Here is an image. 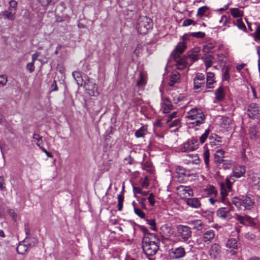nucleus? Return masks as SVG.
Instances as JSON below:
<instances>
[{
	"mask_svg": "<svg viewBox=\"0 0 260 260\" xmlns=\"http://www.w3.org/2000/svg\"><path fill=\"white\" fill-rule=\"evenodd\" d=\"M191 37L194 38L195 32H189L184 34L182 37L183 42L178 43L170 55V58L175 61L178 70H183L187 66L191 65L195 61L194 48L189 51L186 56L180 57L181 55L184 52L186 48V42L187 41H190V37Z\"/></svg>",
	"mask_w": 260,
	"mask_h": 260,
	"instance_id": "f257e3e1",
	"label": "nucleus"
},
{
	"mask_svg": "<svg viewBox=\"0 0 260 260\" xmlns=\"http://www.w3.org/2000/svg\"><path fill=\"white\" fill-rule=\"evenodd\" d=\"M143 237L142 248L146 255L153 256L156 254L159 247V239L156 235H149Z\"/></svg>",
	"mask_w": 260,
	"mask_h": 260,
	"instance_id": "f03ea898",
	"label": "nucleus"
},
{
	"mask_svg": "<svg viewBox=\"0 0 260 260\" xmlns=\"http://www.w3.org/2000/svg\"><path fill=\"white\" fill-rule=\"evenodd\" d=\"M232 203L241 210H250L254 204L253 199L249 196H243L241 199L234 197L232 199Z\"/></svg>",
	"mask_w": 260,
	"mask_h": 260,
	"instance_id": "7ed1b4c3",
	"label": "nucleus"
},
{
	"mask_svg": "<svg viewBox=\"0 0 260 260\" xmlns=\"http://www.w3.org/2000/svg\"><path fill=\"white\" fill-rule=\"evenodd\" d=\"M152 26V20L147 16H140L137 20L136 27L138 31L141 34H146Z\"/></svg>",
	"mask_w": 260,
	"mask_h": 260,
	"instance_id": "20e7f679",
	"label": "nucleus"
},
{
	"mask_svg": "<svg viewBox=\"0 0 260 260\" xmlns=\"http://www.w3.org/2000/svg\"><path fill=\"white\" fill-rule=\"evenodd\" d=\"M25 242L27 243V246L24 244H19L17 247V251L18 253L23 254V252L26 251L28 248H31L36 245L38 243V239L34 237H26Z\"/></svg>",
	"mask_w": 260,
	"mask_h": 260,
	"instance_id": "39448f33",
	"label": "nucleus"
},
{
	"mask_svg": "<svg viewBox=\"0 0 260 260\" xmlns=\"http://www.w3.org/2000/svg\"><path fill=\"white\" fill-rule=\"evenodd\" d=\"M177 235L181 240L185 241L191 236L190 228L187 226L178 225L177 226Z\"/></svg>",
	"mask_w": 260,
	"mask_h": 260,
	"instance_id": "423d86ee",
	"label": "nucleus"
},
{
	"mask_svg": "<svg viewBox=\"0 0 260 260\" xmlns=\"http://www.w3.org/2000/svg\"><path fill=\"white\" fill-rule=\"evenodd\" d=\"M247 114L250 118H256L259 114L260 108L256 103H250L247 107Z\"/></svg>",
	"mask_w": 260,
	"mask_h": 260,
	"instance_id": "0eeeda50",
	"label": "nucleus"
},
{
	"mask_svg": "<svg viewBox=\"0 0 260 260\" xmlns=\"http://www.w3.org/2000/svg\"><path fill=\"white\" fill-rule=\"evenodd\" d=\"M169 252L170 257L173 259L182 258L185 254L184 248L182 247L172 248L169 250Z\"/></svg>",
	"mask_w": 260,
	"mask_h": 260,
	"instance_id": "6e6552de",
	"label": "nucleus"
},
{
	"mask_svg": "<svg viewBox=\"0 0 260 260\" xmlns=\"http://www.w3.org/2000/svg\"><path fill=\"white\" fill-rule=\"evenodd\" d=\"M85 86L86 90H89L88 93L91 96H96L99 94L98 86L95 83L88 81L87 83H85Z\"/></svg>",
	"mask_w": 260,
	"mask_h": 260,
	"instance_id": "1a4fd4ad",
	"label": "nucleus"
},
{
	"mask_svg": "<svg viewBox=\"0 0 260 260\" xmlns=\"http://www.w3.org/2000/svg\"><path fill=\"white\" fill-rule=\"evenodd\" d=\"M173 105L170 99L168 98H165L162 99L161 103V110L164 113H169L172 110Z\"/></svg>",
	"mask_w": 260,
	"mask_h": 260,
	"instance_id": "9d476101",
	"label": "nucleus"
},
{
	"mask_svg": "<svg viewBox=\"0 0 260 260\" xmlns=\"http://www.w3.org/2000/svg\"><path fill=\"white\" fill-rule=\"evenodd\" d=\"M180 149L182 152H190L193 151L195 149L194 140L191 139L188 140L182 145L180 146Z\"/></svg>",
	"mask_w": 260,
	"mask_h": 260,
	"instance_id": "9b49d317",
	"label": "nucleus"
},
{
	"mask_svg": "<svg viewBox=\"0 0 260 260\" xmlns=\"http://www.w3.org/2000/svg\"><path fill=\"white\" fill-rule=\"evenodd\" d=\"M176 177L179 182H183L186 179V171L181 167L178 166L176 168Z\"/></svg>",
	"mask_w": 260,
	"mask_h": 260,
	"instance_id": "f8f14e48",
	"label": "nucleus"
},
{
	"mask_svg": "<svg viewBox=\"0 0 260 260\" xmlns=\"http://www.w3.org/2000/svg\"><path fill=\"white\" fill-rule=\"evenodd\" d=\"M220 251L221 249L219 245L214 243L211 245L209 250V254L212 258H215L219 254Z\"/></svg>",
	"mask_w": 260,
	"mask_h": 260,
	"instance_id": "ddd939ff",
	"label": "nucleus"
},
{
	"mask_svg": "<svg viewBox=\"0 0 260 260\" xmlns=\"http://www.w3.org/2000/svg\"><path fill=\"white\" fill-rule=\"evenodd\" d=\"M0 15H2L4 19L13 21L16 18V12L13 11L5 10L1 12Z\"/></svg>",
	"mask_w": 260,
	"mask_h": 260,
	"instance_id": "4468645a",
	"label": "nucleus"
},
{
	"mask_svg": "<svg viewBox=\"0 0 260 260\" xmlns=\"http://www.w3.org/2000/svg\"><path fill=\"white\" fill-rule=\"evenodd\" d=\"M226 247L231 249V255H234L235 253L234 249H237V242L236 239L235 238H231L226 243Z\"/></svg>",
	"mask_w": 260,
	"mask_h": 260,
	"instance_id": "2eb2a0df",
	"label": "nucleus"
},
{
	"mask_svg": "<svg viewBox=\"0 0 260 260\" xmlns=\"http://www.w3.org/2000/svg\"><path fill=\"white\" fill-rule=\"evenodd\" d=\"M204 233L203 240L205 242H210L215 236L214 232L213 230H210L207 231H203Z\"/></svg>",
	"mask_w": 260,
	"mask_h": 260,
	"instance_id": "dca6fc26",
	"label": "nucleus"
},
{
	"mask_svg": "<svg viewBox=\"0 0 260 260\" xmlns=\"http://www.w3.org/2000/svg\"><path fill=\"white\" fill-rule=\"evenodd\" d=\"M180 77V74L177 71H173L170 76V82L169 85L170 86H173L174 84L176 83Z\"/></svg>",
	"mask_w": 260,
	"mask_h": 260,
	"instance_id": "f3484780",
	"label": "nucleus"
},
{
	"mask_svg": "<svg viewBox=\"0 0 260 260\" xmlns=\"http://www.w3.org/2000/svg\"><path fill=\"white\" fill-rule=\"evenodd\" d=\"M215 100L214 101V103H216V101H222L223 100L225 93L224 88L222 87H219L215 91Z\"/></svg>",
	"mask_w": 260,
	"mask_h": 260,
	"instance_id": "a211bd4d",
	"label": "nucleus"
},
{
	"mask_svg": "<svg viewBox=\"0 0 260 260\" xmlns=\"http://www.w3.org/2000/svg\"><path fill=\"white\" fill-rule=\"evenodd\" d=\"M195 120V108H192L187 112L185 116L186 124H191V122H194Z\"/></svg>",
	"mask_w": 260,
	"mask_h": 260,
	"instance_id": "6ab92c4d",
	"label": "nucleus"
},
{
	"mask_svg": "<svg viewBox=\"0 0 260 260\" xmlns=\"http://www.w3.org/2000/svg\"><path fill=\"white\" fill-rule=\"evenodd\" d=\"M245 173V167L243 166H239L235 168V170L233 171V176L236 178H239L242 176Z\"/></svg>",
	"mask_w": 260,
	"mask_h": 260,
	"instance_id": "aec40b11",
	"label": "nucleus"
},
{
	"mask_svg": "<svg viewBox=\"0 0 260 260\" xmlns=\"http://www.w3.org/2000/svg\"><path fill=\"white\" fill-rule=\"evenodd\" d=\"M224 154V151L222 149H218L216 151L215 154H214V161L216 162H218L219 164L222 163L224 161L223 159V155Z\"/></svg>",
	"mask_w": 260,
	"mask_h": 260,
	"instance_id": "412c9836",
	"label": "nucleus"
},
{
	"mask_svg": "<svg viewBox=\"0 0 260 260\" xmlns=\"http://www.w3.org/2000/svg\"><path fill=\"white\" fill-rule=\"evenodd\" d=\"M236 219L239 222L243 225L246 224V221L250 223L252 221V218L247 215L242 216L240 215H236Z\"/></svg>",
	"mask_w": 260,
	"mask_h": 260,
	"instance_id": "4be33fe9",
	"label": "nucleus"
},
{
	"mask_svg": "<svg viewBox=\"0 0 260 260\" xmlns=\"http://www.w3.org/2000/svg\"><path fill=\"white\" fill-rule=\"evenodd\" d=\"M32 140L36 143V145L40 149L43 147L44 142L42 136L38 134L34 133L32 136Z\"/></svg>",
	"mask_w": 260,
	"mask_h": 260,
	"instance_id": "5701e85b",
	"label": "nucleus"
},
{
	"mask_svg": "<svg viewBox=\"0 0 260 260\" xmlns=\"http://www.w3.org/2000/svg\"><path fill=\"white\" fill-rule=\"evenodd\" d=\"M202 59L204 60L206 67L207 69L210 67L213 62L214 57L210 54H205L202 57Z\"/></svg>",
	"mask_w": 260,
	"mask_h": 260,
	"instance_id": "b1692460",
	"label": "nucleus"
},
{
	"mask_svg": "<svg viewBox=\"0 0 260 260\" xmlns=\"http://www.w3.org/2000/svg\"><path fill=\"white\" fill-rule=\"evenodd\" d=\"M230 210L226 208H221L217 212V215L218 217L224 219L229 217Z\"/></svg>",
	"mask_w": 260,
	"mask_h": 260,
	"instance_id": "393cba45",
	"label": "nucleus"
},
{
	"mask_svg": "<svg viewBox=\"0 0 260 260\" xmlns=\"http://www.w3.org/2000/svg\"><path fill=\"white\" fill-rule=\"evenodd\" d=\"M205 116L200 110L196 109V126L204 123Z\"/></svg>",
	"mask_w": 260,
	"mask_h": 260,
	"instance_id": "a878e982",
	"label": "nucleus"
},
{
	"mask_svg": "<svg viewBox=\"0 0 260 260\" xmlns=\"http://www.w3.org/2000/svg\"><path fill=\"white\" fill-rule=\"evenodd\" d=\"M196 79L202 81L201 82H200L199 84L196 82V90L201 88L202 87H204L205 85V76L204 74L202 73L196 74Z\"/></svg>",
	"mask_w": 260,
	"mask_h": 260,
	"instance_id": "bb28decb",
	"label": "nucleus"
},
{
	"mask_svg": "<svg viewBox=\"0 0 260 260\" xmlns=\"http://www.w3.org/2000/svg\"><path fill=\"white\" fill-rule=\"evenodd\" d=\"M248 134L251 140H256L258 137V131L255 126L250 127L249 129Z\"/></svg>",
	"mask_w": 260,
	"mask_h": 260,
	"instance_id": "cd10ccee",
	"label": "nucleus"
},
{
	"mask_svg": "<svg viewBox=\"0 0 260 260\" xmlns=\"http://www.w3.org/2000/svg\"><path fill=\"white\" fill-rule=\"evenodd\" d=\"M215 82L214 74L212 72H207L206 79L207 88H210L211 87L209 85L213 84Z\"/></svg>",
	"mask_w": 260,
	"mask_h": 260,
	"instance_id": "c85d7f7f",
	"label": "nucleus"
},
{
	"mask_svg": "<svg viewBox=\"0 0 260 260\" xmlns=\"http://www.w3.org/2000/svg\"><path fill=\"white\" fill-rule=\"evenodd\" d=\"M147 133V127L146 126H142L135 132V136L137 138L143 137Z\"/></svg>",
	"mask_w": 260,
	"mask_h": 260,
	"instance_id": "c756f323",
	"label": "nucleus"
},
{
	"mask_svg": "<svg viewBox=\"0 0 260 260\" xmlns=\"http://www.w3.org/2000/svg\"><path fill=\"white\" fill-rule=\"evenodd\" d=\"M72 76L74 79L76 80L77 84L78 85H82L83 80L82 79V76L80 72L78 71H74L72 73Z\"/></svg>",
	"mask_w": 260,
	"mask_h": 260,
	"instance_id": "7c9ffc66",
	"label": "nucleus"
},
{
	"mask_svg": "<svg viewBox=\"0 0 260 260\" xmlns=\"http://www.w3.org/2000/svg\"><path fill=\"white\" fill-rule=\"evenodd\" d=\"M255 24L256 25L255 31L251 34V36H253L255 41H257L260 40V24H258L257 23H255Z\"/></svg>",
	"mask_w": 260,
	"mask_h": 260,
	"instance_id": "2f4dec72",
	"label": "nucleus"
},
{
	"mask_svg": "<svg viewBox=\"0 0 260 260\" xmlns=\"http://www.w3.org/2000/svg\"><path fill=\"white\" fill-rule=\"evenodd\" d=\"M185 101H186L185 97L182 94H179L173 98V102L175 104L181 105V102Z\"/></svg>",
	"mask_w": 260,
	"mask_h": 260,
	"instance_id": "473e14b6",
	"label": "nucleus"
},
{
	"mask_svg": "<svg viewBox=\"0 0 260 260\" xmlns=\"http://www.w3.org/2000/svg\"><path fill=\"white\" fill-rule=\"evenodd\" d=\"M232 15L235 18L241 17L243 16V12L238 8H232L231 9Z\"/></svg>",
	"mask_w": 260,
	"mask_h": 260,
	"instance_id": "72a5a7b5",
	"label": "nucleus"
},
{
	"mask_svg": "<svg viewBox=\"0 0 260 260\" xmlns=\"http://www.w3.org/2000/svg\"><path fill=\"white\" fill-rule=\"evenodd\" d=\"M117 208L118 211H121L123 208V202L124 201V196L122 193L119 194L118 197Z\"/></svg>",
	"mask_w": 260,
	"mask_h": 260,
	"instance_id": "f704fd0d",
	"label": "nucleus"
},
{
	"mask_svg": "<svg viewBox=\"0 0 260 260\" xmlns=\"http://www.w3.org/2000/svg\"><path fill=\"white\" fill-rule=\"evenodd\" d=\"M9 10L10 11H14L16 12L17 9L18 3L15 0H11L9 2Z\"/></svg>",
	"mask_w": 260,
	"mask_h": 260,
	"instance_id": "c9c22d12",
	"label": "nucleus"
},
{
	"mask_svg": "<svg viewBox=\"0 0 260 260\" xmlns=\"http://www.w3.org/2000/svg\"><path fill=\"white\" fill-rule=\"evenodd\" d=\"M208 8L207 6L202 7L198 9L197 15L200 17L205 16V13L208 11Z\"/></svg>",
	"mask_w": 260,
	"mask_h": 260,
	"instance_id": "e433bc0d",
	"label": "nucleus"
},
{
	"mask_svg": "<svg viewBox=\"0 0 260 260\" xmlns=\"http://www.w3.org/2000/svg\"><path fill=\"white\" fill-rule=\"evenodd\" d=\"M209 157L210 154L209 150L207 149L204 152V159L206 166L207 168H209Z\"/></svg>",
	"mask_w": 260,
	"mask_h": 260,
	"instance_id": "4c0bfd02",
	"label": "nucleus"
},
{
	"mask_svg": "<svg viewBox=\"0 0 260 260\" xmlns=\"http://www.w3.org/2000/svg\"><path fill=\"white\" fill-rule=\"evenodd\" d=\"M207 193L209 195L216 196L217 193V191L215 187L213 186H210L208 189H207Z\"/></svg>",
	"mask_w": 260,
	"mask_h": 260,
	"instance_id": "58836bf2",
	"label": "nucleus"
},
{
	"mask_svg": "<svg viewBox=\"0 0 260 260\" xmlns=\"http://www.w3.org/2000/svg\"><path fill=\"white\" fill-rule=\"evenodd\" d=\"M147 224L151 226V229L154 231H156V223L154 219H150L146 220Z\"/></svg>",
	"mask_w": 260,
	"mask_h": 260,
	"instance_id": "ea45409f",
	"label": "nucleus"
},
{
	"mask_svg": "<svg viewBox=\"0 0 260 260\" xmlns=\"http://www.w3.org/2000/svg\"><path fill=\"white\" fill-rule=\"evenodd\" d=\"M210 131L209 129H207L205 131L204 134H203L200 138V142L203 144L205 142L206 139L207 138L208 135L209 134Z\"/></svg>",
	"mask_w": 260,
	"mask_h": 260,
	"instance_id": "a19ab883",
	"label": "nucleus"
},
{
	"mask_svg": "<svg viewBox=\"0 0 260 260\" xmlns=\"http://www.w3.org/2000/svg\"><path fill=\"white\" fill-rule=\"evenodd\" d=\"M134 212L139 217H140L141 218H144L145 216V213L141 209L137 208L135 206Z\"/></svg>",
	"mask_w": 260,
	"mask_h": 260,
	"instance_id": "79ce46f5",
	"label": "nucleus"
},
{
	"mask_svg": "<svg viewBox=\"0 0 260 260\" xmlns=\"http://www.w3.org/2000/svg\"><path fill=\"white\" fill-rule=\"evenodd\" d=\"M214 48V45L212 43H208L204 46L203 48V52L207 53L211 51Z\"/></svg>",
	"mask_w": 260,
	"mask_h": 260,
	"instance_id": "37998d69",
	"label": "nucleus"
},
{
	"mask_svg": "<svg viewBox=\"0 0 260 260\" xmlns=\"http://www.w3.org/2000/svg\"><path fill=\"white\" fill-rule=\"evenodd\" d=\"M148 200L151 206H154L155 203V200L154 195L151 193L149 194V197H148Z\"/></svg>",
	"mask_w": 260,
	"mask_h": 260,
	"instance_id": "c03bdc74",
	"label": "nucleus"
},
{
	"mask_svg": "<svg viewBox=\"0 0 260 260\" xmlns=\"http://www.w3.org/2000/svg\"><path fill=\"white\" fill-rule=\"evenodd\" d=\"M236 24L237 26L242 30H244L246 29V26L242 22L241 19H238L236 21Z\"/></svg>",
	"mask_w": 260,
	"mask_h": 260,
	"instance_id": "a18cd8bd",
	"label": "nucleus"
},
{
	"mask_svg": "<svg viewBox=\"0 0 260 260\" xmlns=\"http://www.w3.org/2000/svg\"><path fill=\"white\" fill-rule=\"evenodd\" d=\"M7 81V77L6 75H0V85L2 86L6 85Z\"/></svg>",
	"mask_w": 260,
	"mask_h": 260,
	"instance_id": "49530a36",
	"label": "nucleus"
},
{
	"mask_svg": "<svg viewBox=\"0 0 260 260\" xmlns=\"http://www.w3.org/2000/svg\"><path fill=\"white\" fill-rule=\"evenodd\" d=\"M180 120L179 119H176L169 124V126L170 127L180 126Z\"/></svg>",
	"mask_w": 260,
	"mask_h": 260,
	"instance_id": "de8ad7c7",
	"label": "nucleus"
},
{
	"mask_svg": "<svg viewBox=\"0 0 260 260\" xmlns=\"http://www.w3.org/2000/svg\"><path fill=\"white\" fill-rule=\"evenodd\" d=\"M224 185L222 184L221 186V192L220 194L221 195V199L222 201L223 202L225 200V198L227 195L226 191L225 189L224 188Z\"/></svg>",
	"mask_w": 260,
	"mask_h": 260,
	"instance_id": "09e8293b",
	"label": "nucleus"
},
{
	"mask_svg": "<svg viewBox=\"0 0 260 260\" xmlns=\"http://www.w3.org/2000/svg\"><path fill=\"white\" fill-rule=\"evenodd\" d=\"M196 229L198 231H201L204 228L205 225L200 220H196Z\"/></svg>",
	"mask_w": 260,
	"mask_h": 260,
	"instance_id": "8fccbe9b",
	"label": "nucleus"
},
{
	"mask_svg": "<svg viewBox=\"0 0 260 260\" xmlns=\"http://www.w3.org/2000/svg\"><path fill=\"white\" fill-rule=\"evenodd\" d=\"M146 82L144 77H143L142 74H140V79L137 82V85L138 87H141L145 84Z\"/></svg>",
	"mask_w": 260,
	"mask_h": 260,
	"instance_id": "3c124183",
	"label": "nucleus"
},
{
	"mask_svg": "<svg viewBox=\"0 0 260 260\" xmlns=\"http://www.w3.org/2000/svg\"><path fill=\"white\" fill-rule=\"evenodd\" d=\"M191 24L194 25V21L192 19H186L184 20L182 26H188Z\"/></svg>",
	"mask_w": 260,
	"mask_h": 260,
	"instance_id": "603ef678",
	"label": "nucleus"
},
{
	"mask_svg": "<svg viewBox=\"0 0 260 260\" xmlns=\"http://www.w3.org/2000/svg\"><path fill=\"white\" fill-rule=\"evenodd\" d=\"M35 63L33 62H29L26 65V69L29 71L30 73H31L35 70Z\"/></svg>",
	"mask_w": 260,
	"mask_h": 260,
	"instance_id": "864d4df0",
	"label": "nucleus"
},
{
	"mask_svg": "<svg viewBox=\"0 0 260 260\" xmlns=\"http://www.w3.org/2000/svg\"><path fill=\"white\" fill-rule=\"evenodd\" d=\"M186 204L187 205L191 207L195 208V199L194 198L187 199Z\"/></svg>",
	"mask_w": 260,
	"mask_h": 260,
	"instance_id": "5fc2aeb1",
	"label": "nucleus"
},
{
	"mask_svg": "<svg viewBox=\"0 0 260 260\" xmlns=\"http://www.w3.org/2000/svg\"><path fill=\"white\" fill-rule=\"evenodd\" d=\"M6 188L5 180L3 176H0V189L4 190Z\"/></svg>",
	"mask_w": 260,
	"mask_h": 260,
	"instance_id": "6e6d98bb",
	"label": "nucleus"
},
{
	"mask_svg": "<svg viewBox=\"0 0 260 260\" xmlns=\"http://www.w3.org/2000/svg\"><path fill=\"white\" fill-rule=\"evenodd\" d=\"M141 229H142L143 233L144 234V237H149L148 235H155L154 233H149L148 230L145 227L142 226Z\"/></svg>",
	"mask_w": 260,
	"mask_h": 260,
	"instance_id": "4d7b16f0",
	"label": "nucleus"
},
{
	"mask_svg": "<svg viewBox=\"0 0 260 260\" xmlns=\"http://www.w3.org/2000/svg\"><path fill=\"white\" fill-rule=\"evenodd\" d=\"M187 126V131L189 133L192 132V129L195 127L194 122H191V124H186Z\"/></svg>",
	"mask_w": 260,
	"mask_h": 260,
	"instance_id": "13d9d810",
	"label": "nucleus"
},
{
	"mask_svg": "<svg viewBox=\"0 0 260 260\" xmlns=\"http://www.w3.org/2000/svg\"><path fill=\"white\" fill-rule=\"evenodd\" d=\"M176 114L177 112H173L172 114H170L168 116L167 119H166V122L169 123L170 122L173 118L176 117Z\"/></svg>",
	"mask_w": 260,
	"mask_h": 260,
	"instance_id": "bf43d9fd",
	"label": "nucleus"
},
{
	"mask_svg": "<svg viewBox=\"0 0 260 260\" xmlns=\"http://www.w3.org/2000/svg\"><path fill=\"white\" fill-rule=\"evenodd\" d=\"M146 199V198H142L139 201V204L141 207L143 209H146V205L145 204Z\"/></svg>",
	"mask_w": 260,
	"mask_h": 260,
	"instance_id": "052dcab7",
	"label": "nucleus"
},
{
	"mask_svg": "<svg viewBox=\"0 0 260 260\" xmlns=\"http://www.w3.org/2000/svg\"><path fill=\"white\" fill-rule=\"evenodd\" d=\"M43 6H48L49 5L51 0H38Z\"/></svg>",
	"mask_w": 260,
	"mask_h": 260,
	"instance_id": "680f3d73",
	"label": "nucleus"
},
{
	"mask_svg": "<svg viewBox=\"0 0 260 260\" xmlns=\"http://www.w3.org/2000/svg\"><path fill=\"white\" fill-rule=\"evenodd\" d=\"M142 167H143V169L144 170H147L148 169H150L151 168L152 164H151V162L147 161L143 165Z\"/></svg>",
	"mask_w": 260,
	"mask_h": 260,
	"instance_id": "e2e57ef3",
	"label": "nucleus"
},
{
	"mask_svg": "<svg viewBox=\"0 0 260 260\" xmlns=\"http://www.w3.org/2000/svg\"><path fill=\"white\" fill-rule=\"evenodd\" d=\"M41 149L46 154L48 157L52 158L53 157V155L50 152L48 151L44 147H43L41 148Z\"/></svg>",
	"mask_w": 260,
	"mask_h": 260,
	"instance_id": "0e129e2a",
	"label": "nucleus"
},
{
	"mask_svg": "<svg viewBox=\"0 0 260 260\" xmlns=\"http://www.w3.org/2000/svg\"><path fill=\"white\" fill-rule=\"evenodd\" d=\"M148 180L147 177H146L145 179L142 182V186L144 188H147L148 186Z\"/></svg>",
	"mask_w": 260,
	"mask_h": 260,
	"instance_id": "69168bd1",
	"label": "nucleus"
},
{
	"mask_svg": "<svg viewBox=\"0 0 260 260\" xmlns=\"http://www.w3.org/2000/svg\"><path fill=\"white\" fill-rule=\"evenodd\" d=\"M205 36V33L201 31L196 32V38H203Z\"/></svg>",
	"mask_w": 260,
	"mask_h": 260,
	"instance_id": "338daca9",
	"label": "nucleus"
},
{
	"mask_svg": "<svg viewBox=\"0 0 260 260\" xmlns=\"http://www.w3.org/2000/svg\"><path fill=\"white\" fill-rule=\"evenodd\" d=\"M232 166L231 162H225L223 163L222 165V167L224 169H230Z\"/></svg>",
	"mask_w": 260,
	"mask_h": 260,
	"instance_id": "774afa93",
	"label": "nucleus"
}]
</instances>
